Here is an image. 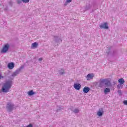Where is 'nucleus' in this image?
<instances>
[{"instance_id": "f257e3e1", "label": "nucleus", "mask_w": 127, "mask_h": 127, "mask_svg": "<svg viewBox=\"0 0 127 127\" xmlns=\"http://www.w3.org/2000/svg\"><path fill=\"white\" fill-rule=\"evenodd\" d=\"M10 87H11V82H7L4 84V86L2 88V91L3 93L8 92Z\"/></svg>"}, {"instance_id": "f03ea898", "label": "nucleus", "mask_w": 127, "mask_h": 127, "mask_svg": "<svg viewBox=\"0 0 127 127\" xmlns=\"http://www.w3.org/2000/svg\"><path fill=\"white\" fill-rule=\"evenodd\" d=\"M9 48V45L8 44H5L0 51L1 53H6L8 51Z\"/></svg>"}, {"instance_id": "7ed1b4c3", "label": "nucleus", "mask_w": 127, "mask_h": 127, "mask_svg": "<svg viewBox=\"0 0 127 127\" xmlns=\"http://www.w3.org/2000/svg\"><path fill=\"white\" fill-rule=\"evenodd\" d=\"M100 84H105V85H109L110 81L108 79H100Z\"/></svg>"}, {"instance_id": "20e7f679", "label": "nucleus", "mask_w": 127, "mask_h": 127, "mask_svg": "<svg viewBox=\"0 0 127 127\" xmlns=\"http://www.w3.org/2000/svg\"><path fill=\"white\" fill-rule=\"evenodd\" d=\"M101 28H104V29H108L109 28V26H108V23H104L103 24H101L100 26Z\"/></svg>"}, {"instance_id": "39448f33", "label": "nucleus", "mask_w": 127, "mask_h": 127, "mask_svg": "<svg viewBox=\"0 0 127 127\" xmlns=\"http://www.w3.org/2000/svg\"><path fill=\"white\" fill-rule=\"evenodd\" d=\"M73 87L74 88V89H75V90H80V89H81V84H79V83H74Z\"/></svg>"}, {"instance_id": "423d86ee", "label": "nucleus", "mask_w": 127, "mask_h": 127, "mask_svg": "<svg viewBox=\"0 0 127 127\" xmlns=\"http://www.w3.org/2000/svg\"><path fill=\"white\" fill-rule=\"evenodd\" d=\"M93 78H94V74L93 73H89L86 76V79L88 81L91 80Z\"/></svg>"}, {"instance_id": "0eeeda50", "label": "nucleus", "mask_w": 127, "mask_h": 127, "mask_svg": "<svg viewBox=\"0 0 127 127\" xmlns=\"http://www.w3.org/2000/svg\"><path fill=\"white\" fill-rule=\"evenodd\" d=\"M89 91L90 88H89V87L87 86L84 87L83 90V93H85V94L89 93Z\"/></svg>"}, {"instance_id": "6e6552de", "label": "nucleus", "mask_w": 127, "mask_h": 127, "mask_svg": "<svg viewBox=\"0 0 127 127\" xmlns=\"http://www.w3.org/2000/svg\"><path fill=\"white\" fill-rule=\"evenodd\" d=\"M7 108L8 110V111H9V112H10V111H11V110H12L13 108V105L9 103L7 105Z\"/></svg>"}, {"instance_id": "1a4fd4ad", "label": "nucleus", "mask_w": 127, "mask_h": 127, "mask_svg": "<svg viewBox=\"0 0 127 127\" xmlns=\"http://www.w3.org/2000/svg\"><path fill=\"white\" fill-rule=\"evenodd\" d=\"M8 68H9V69H13V68H14V64H13V63H9L8 64Z\"/></svg>"}, {"instance_id": "9d476101", "label": "nucleus", "mask_w": 127, "mask_h": 127, "mask_svg": "<svg viewBox=\"0 0 127 127\" xmlns=\"http://www.w3.org/2000/svg\"><path fill=\"white\" fill-rule=\"evenodd\" d=\"M118 82L120 85H123V84H125V79L124 78H120L118 80Z\"/></svg>"}, {"instance_id": "9b49d317", "label": "nucleus", "mask_w": 127, "mask_h": 127, "mask_svg": "<svg viewBox=\"0 0 127 127\" xmlns=\"http://www.w3.org/2000/svg\"><path fill=\"white\" fill-rule=\"evenodd\" d=\"M111 92V89L110 88H105L104 90V93L107 94V93H110Z\"/></svg>"}, {"instance_id": "f8f14e48", "label": "nucleus", "mask_w": 127, "mask_h": 127, "mask_svg": "<svg viewBox=\"0 0 127 127\" xmlns=\"http://www.w3.org/2000/svg\"><path fill=\"white\" fill-rule=\"evenodd\" d=\"M32 47H34V48H36L37 47V43L35 42L32 44Z\"/></svg>"}, {"instance_id": "ddd939ff", "label": "nucleus", "mask_w": 127, "mask_h": 127, "mask_svg": "<svg viewBox=\"0 0 127 127\" xmlns=\"http://www.w3.org/2000/svg\"><path fill=\"white\" fill-rule=\"evenodd\" d=\"M34 93L32 90H31L28 92L29 96H32V95H34Z\"/></svg>"}, {"instance_id": "4468645a", "label": "nucleus", "mask_w": 127, "mask_h": 127, "mask_svg": "<svg viewBox=\"0 0 127 127\" xmlns=\"http://www.w3.org/2000/svg\"><path fill=\"white\" fill-rule=\"evenodd\" d=\"M97 115H98V116H99V117H102V116H103V112H102L101 111H99L97 113Z\"/></svg>"}, {"instance_id": "2eb2a0df", "label": "nucleus", "mask_w": 127, "mask_h": 127, "mask_svg": "<svg viewBox=\"0 0 127 127\" xmlns=\"http://www.w3.org/2000/svg\"><path fill=\"white\" fill-rule=\"evenodd\" d=\"M22 1H23V2H25V3L29 2V0H22Z\"/></svg>"}, {"instance_id": "dca6fc26", "label": "nucleus", "mask_w": 127, "mask_h": 127, "mask_svg": "<svg viewBox=\"0 0 127 127\" xmlns=\"http://www.w3.org/2000/svg\"><path fill=\"white\" fill-rule=\"evenodd\" d=\"M123 103L124 105H126V106H127V100H125Z\"/></svg>"}, {"instance_id": "f3484780", "label": "nucleus", "mask_w": 127, "mask_h": 127, "mask_svg": "<svg viewBox=\"0 0 127 127\" xmlns=\"http://www.w3.org/2000/svg\"><path fill=\"white\" fill-rule=\"evenodd\" d=\"M74 113H79V110H78V109H75V110L74 111Z\"/></svg>"}, {"instance_id": "a211bd4d", "label": "nucleus", "mask_w": 127, "mask_h": 127, "mask_svg": "<svg viewBox=\"0 0 127 127\" xmlns=\"http://www.w3.org/2000/svg\"><path fill=\"white\" fill-rule=\"evenodd\" d=\"M12 77H14V76H16V73L14 72L12 74Z\"/></svg>"}, {"instance_id": "6ab92c4d", "label": "nucleus", "mask_w": 127, "mask_h": 127, "mask_svg": "<svg viewBox=\"0 0 127 127\" xmlns=\"http://www.w3.org/2000/svg\"><path fill=\"white\" fill-rule=\"evenodd\" d=\"M72 1V0H67V2H71Z\"/></svg>"}, {"instance_id": "aec40b11", "label": "nucleus", "mask_w": 127, "mask_h": 127, "mask_svg": "<svg viewBox=\"0 0 127 127\" xmlns=\"http://www.w3.org/2000/svg\"><path fill=\"white\" fill-rule=\"evenodd\" d=\"M62 72L63 71V72H61V74H63V72H64V70H63V69H61Z\"/></svg>"}, {"instance_id": "412c9836", "label": "nucleus", "mask_w": 127, "mask_h": 127, "mask_svg": "<svg viewBox=\"0 0 127 127\" xmlns=\"http://www.w3.org/2000/svg\"><path fill=\"white\" fill-rule=\"evenodd\" d=\"M118 93H119V94H121V93H122V91H121V90H119Z\"/></svg>"}, {"instance_id": "4be33fe9", "label": "nucleus", "mask_w": 127, "mask_h": 127, "mask_svg": "<svg viewBox=\"0 0 127 127\" xmlns=\"http://www.w3.org/2000/svg\"><path fill=\"white\" fill-rule=\"evenodd\" d=\"M39 61H42V59H41H41H39Z\"/></svg>"}]
</instances>
